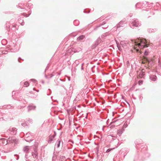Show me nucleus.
<instances>
[{"instance_id":"nucleus-1","label":"nucleus","mask_w":161,"mask_h":161,"mask_svg":"<svg viewBox=\"0 0 161 161\" xmlns=\"http://www.w3.org/2000/svg\"><path fill=\"white\" fill-rule=\"evenodd\" d=\"M132 41L134 42L135 46H138L140 48H143L148 46L147 44V42L144 39H142L139 38L136 40H134L133 41L132 40Z\"/></svg>"},{"instance_id":"nucleus-2","label":"nucleus","mask_w":161,"mask_h":161,"mask_svg":"<svg viewBox=\"0 0 161 161\" xmlns=\"http://www.w3.org/2000/svg\"><path fill=\"white\" fill-rule=\"evenodd\" d=\"M108 25L107 24H105V23L103 22L102 24H100L99 25L96 26L94 28V30L105 29L108 28Z\"/></svg>"},{"instance_id":"nucleus-3","label":"nucleus","mask_w":161,"mask_h":161,"mask_svg":"<svg viewBox=\"0 0 161 161\" xmlns=\"http://www.w3.org/2000/svg\"><path fill=\"white\" fill-rule=\"evenodd\" d=\"M17 129L14 127H10L7 130L6 134H8L9 133L11 135H16L17 133Z\"/></svg>"},{"instance_id":"nucleus-4","label":"nucleus","mask_w":161,"mask_h":161,"mask_svg":"<svg viewBox=\"0 0 161 161\" xmlns=\"http://www.w3.org/2000/svg\"><path fill=\"white\" fill-rule=\"evenodd\" d=\"M131 24L132 26H135L136 27H138L139 26H140L141 25L138 19H132L131 22Z\"/></svg>"},{"instance_id":"nucleus-5","label":"nucleus","mask_w":161,"mask_h":161,"mask_svg":"<svg viewBox=\"0 0 161 161\" xmlns=\"http://www.w3.org/2000/svg\"><path fill=\"white\" fill-rule=\"evenodd\" d=\"M31 134V132H29L26 134L25 140L27 142H29L33 140V139L32 138Z\"/></svg>"},{"instance_id":"nucleus-6","label":"nucleus","mask_w":161,"mask_h":161,"mask_svg":"<svg viewBox=\"0 0 161 161\" xmlns=\"http://www.w3.org/2000/svg\"><path fill=\"white\" fill-rule=\"evenodd\" d=\"M125 23H126L125 21H121L119 24L117 25L116 26L114 27V30L115 29L117 30L119 28L123 27Z\"/></svg>"},{"instance_id":"nucleus-7","label":"nucleus","mask_w":161,"mask_h":161,"mask_svg":"<svg viewBox=\"0 0 161 161\" xmlns=\"http://www.w3.org/2000/svg\"><path fill=\"white\" fill-rule=\"evenodd\" d=\"M30 147H29L28 146H26L25 147L23 148V151L25 153H26L25 155V157L26 158H27V154L30 152L31 149Z\"/></svg>"},{"instance_id":"nucleus-8","label":"nucleus","mask_w":161,"mask_h":161,"mask_svg":"<svg viewBox=\"0 0 161 161\" xmlns=\"http://www.w3.org/2000/svg\"><path fill=\"white\" fill-rule=\"evenodd\" d=\"M102 41L100 37H99L97 40L95 41L94 44L93 45L92 47V49L95 48Z\"/></svg>"},{"instance_id":"nucleus-9","label":"nucleus","mask_w":161,"mask_h":161,"mask_svg":"<svg viewBox=\"0 0 161 161\" xmlns=\"http://www.w3.org/2000/svg\"><path fill=\"white\" fill-rule=\"evenodd\" d=\"M8 144L7 141L6 139L2 138L0 139V145L4 146Z\"/></svg>"},{"instance_id":"nucleus-10","label":"nucleus","mask_w":161,"mask_h":161,"mask_svg":"<svg viewBox=\"0 0 161 161\" xmlns=\"http://www.w3.org/2000/svg\"><path fill=\"white\" fill-rule=\"evenodd\" d=\"M7 141L8 144V143H16V140L14 137H12L10 138V137L8 139V140H7Z\"/></svg>"},{"instance_id":"nucleus-11","label":"nucleus","mask_w":161,"mask_h":161,"mask_svg":"<svg viewBox=\"0 0 161 161\" xmlns=\"http://www.w3.org/2000/svg\"><path fill=\"white\" fill-rule=\"evenodd\" d=\"M54 134L53 135H50L49 136V142L51 143L52 141H53L54 140V138L55 136L56 135V134L55 132L54 131Z\"/></svg>"},{"instance_id":"nucleus-12","label":"nucleus","mask_w":161,"mask_h":161,"mask_svg":"<svg viewBox=\"0 0 161 161\" xmlns=\"http://www.w3.org/2000/svg\"><path fill=\"white\" fill-rule=\"evenodd\" d=\"M36 107L33 105H30L27 107L28 111L34 110L35 109Z\"/></svg>"},{"instance_id":"nucleus-13","label":"nucleus","mask_w":161,"mask_h":161,"mask_svg":"<svg viewBox=\"0 0 161 161\" xmlns=\"http://www.w3.org/2000/svg\"><path fill=\"white\" fill-rule=\"evenodd\" d=\"M149 77L150 79L154 81L156 80L157 79L156 76L154 75H151Z\"/></svg>"},{"instance_id":"nucleus-14","label":"nucleus","mask_w":161,"mask_h":161,"mask_svg":"<svg viewBox=\"0 0 161 161\" xmlns=\"http://www.w3.org/2000/svg\"><path fill=\"white\" fill-rule=\"evenodd\" d=\"M61 142V140L58 139L57 142L55 144V147H57V148H58L60 145V143Z\"/></svg>"},{"instance_id":"nucleus-15","label":"nucleus","mask_w":161,"mask_h":161,"mask_svg":"<svg viewBox=\"0 0 161 161\" xmlns=\"http://www.w3.org/2000/svg\"><path fill=\"white\" fill-rule=\"evenodd\" d=\"M32 155L33 157L35 158H37L38 157L37 153L36 150L35 151V153H32Z\"/></svg>"},{"instance_id":"nucleus-16","label":"nucleus","mask_w":161,"mask_h":161,"mask_svg":"<svg viewBox=\"0 0 161 161\" xmlns=\"http://www.w3.org/2000/svg\"><path fill=\"white\" fill-rule=\"evenodd\" d=\"M124 130V129L123 128L121 129L120 130L118 131V134L119 136H120L123 133Z\"/></svg>"},{"instance_id":"nucleus-17","label":"nucleus","mask_w":161,"mask_h":161,"mask_svg":"<svg viewBox=\"0 0 161 161\" xmlns=\"http://www.w3.org/2000/svg\"><path fill=\"white\" fill-rule=\"evenodd\" d=\"M18 21L19 23L21 25H23L24 24V20L21 19L20 18L18 19Z\"/></svg>"},{"instance_id":"nucleus-18","label":"nucleus","mask_w":161,"mask_h":161,"mask_svg":"<svg viewBox=\"0 0 161 161\" xmlns=\"http://www.w3.org/2000/svg\"><path fill=\"white\" fill-rule=\"evenodd\" d=\"M74 24L75 26H77L79 24V21L78 20H75L74 21Z\"/></svg>"},{"instance_id":"nucleus-19","label":"nucleus","mask_w":161,"mask_h":161,"mask_svg":"<svg viewBox=\"0 0 161 161\" xmlns=\"http://www.w3.org/2000/svg\"><path fill=\"white\" fill-rule=\"evenodd\" d=\"M4 108L8 109L11 108H13L14 107L11 106V105H7L3 107Z\"/></svg>"},{"instance_id":"nucleus-20","label":"nucleus","mask_w":161,"mask_h":161,"mask_svg":"<svg viewBox=\"0 0 161 161\" xmlns=\"http://www.w3.org/2000/svg\"><path fill=\"white\" fill-rule=\"evenodd\" d=\"M85 38V36L84 35H81L79 37L77 38V39L78 40L81 41L83 40L84 38Z\"/></svg>"},{"instance_id":"nucleus-21","label":"nucleus","mask_w":161,"mask_h":161,"mask_svg":"<svg viewBox=\"0 0 161 161\" xmlns=\"http://www.w3.org/2000/svg\"><path fill=\"white\" fill-rule=\"evenodd\" d=\"M145 75L144 72L142 71L141 72L139 75V76L140 78H142Z\"/></svg>"},{"instance_id":"nucleus-22","label":"nucleus","mask_w":161,"mask_h":161,"mask_svg":"<svg viewBox=\"0 0 161 161\" xmlns=\"http://www.w3.org/2000/svg\"><path fill=\"white\" fill-rule=\"evenodd\" d=\"M24 85H25V86L27 87L29 86V83L28 82L26 81L24 83Z\"/></svg>"},{"instance_id":"nucleus-23","label":"nucleus","mask_w":161,"mask_h":161,"mask_svg":"<svg viewBox=\"0 0 161 161\" xmlns=\"http://www.w3.org/2000/svg\"><path fill=\"white\" fill-rule=\"evenodd\" d=\"M2 54H6L7 53L8 51L6 50L2 51Z\"/></svg>"},{"instance_id":"nucleus-24","label":"nucleus","mask_w":161,"mask_h":161,"mask_svg":"<svg viewBox=\"0 0 161 161\" xmlns=\"http://www.w3.org/2000/svg\"><path fill=\"white\" fill-rule=\"evenodd\" d=\"M22 4L21 3L19 4L17 6L18 8H20L22 9L23 8H22Z\"/></svg>"},{"instance_id":"nucleus-25","label":"nucleus","mask_w":161,"mask_h":161,"mask_svg":"<svg viewBox=\"0 0 161 161\" xmlns=\"http://www.w3.org/2000/svg\"><path fill=\"white\" fill-rule=\"evenodd\" d=\"M143 83V81L142 80H140L138 81V84L140 85L142 84Z\"/></svg>"},{"instance_id":"nucleus-26","label":"nucleus","mask_w":161,"mask_h":161,"mask_svg":"<svg viewBox=\"0 0 161 161\" xmlns=\"http://www.w3.org/2000/svg\"><path fill=\"white\" fill-rule=\"evenodd\" d=\"M27 120L30 123H31L32 122V119H31L30 118H28Z\"/></svg>"},{"instance_id":"nucleus-27","label":"nucleus","mask_w":161,"mask_h":161,"mask_svg":"<svg viewBox=\"0 0 161 161\" xmlns=\"http://www.w3.org/2000/svg\"><path fill=\"white\" fill-rule=\"evenodd\" d=\"M22 125L23 126H27L28 125L25 123H22Z\"/></svg>"},{"instance_id":"nucleus-28","label":"nucleus","mask_w":161,"mask_h":161,"mask_svg":"<svg viewBox=\"0 0 161 161\" xmlns=\"http://www.w3.org/2000/svg\"><path fill=\"white\" fill-rule=\"evenodd\" d=\"M112 150L111 149H107L106 151V153H108L110 152Z\"/></svg>"},{"instance_id":"nucleus-29","label":"nucleus","mask_w":161,"mask_h":161,"mask_svg":"<svg viewBox=\"0 0 161 161\" xmlns=\"http://www.w3.org/2000/svg\"><path fill=\"white\" fill-rule=\"evenodd\" d=\"M8 136H7L6 134H5L3 136H2V137H8Z\"/></svg>"},{"instance_id":"nucleus-30","label":"nucleus","mask_w":161,"mask_h":161,"mask_svg":"<svg viewBox=\"0 0 161 161\" xmlns=\"http://www.w3.org/2000/svg\"><path fill=\"white\" fill-rule=\"evenodd\" d=\"M127 124H125L124 125H123V128H125L126 127H127Z\"/></svg>"},{"instance_id":"nucleus-31","label":"nucleus","mask_w":161,"mask_h":161,"mask_svg":"<svg viewBox=\"0 0 161 161\" xmlns=\"http://www.w3.org/2000/svg\"><path fill=\"white\" fill-rule=\"evenodd\" d=\"M14 27H12L11 29V30H12V31L15 30L14 29Z\"/></svg>"},{"instance_id":"nucleus-32","label":"nucleus","mask_w":161,"mask_h":161,"mask_svg":"<svg viewBox=\"0 0 161 161\" xmlns=\"http://www.w3.org/2000/svg\"><path fill=\"white\" fill-rule=\"evenodd\" d=\"M9 26V23H8V24H7L6 27H8Z\"/></svg>"},{"instance_id":"nucleus-33","label":"nucleus","mask_w":161,"mask_h":161,"mask_svg":"<svg viewBox=\"0 0 161 161\" xmlns=\"http://www.w3.org/2000/svg\"><path fill=\"white\" fill-rule=\"evenodd\" d=\"M84 12L85 13H89V12H86L85 11V10H84Z\"/></svg>"},{"instance_id":"nucleus-34","label":"nucleus","mask_w":161,"mask_h":161,"mask_svg":"<svg viewBox=\"0 0 161 161\" xmlns=\"http://www.w3.org/2000/svg\"><path fill=\"white\" fill-rule=\"evenodd\" d=\"M4 41H6V40H3L2 41V42H4Z\"/></svg>"},{"instance_id":"nucleus-35","label":"nucleus","mask_w":161,"mask_h":161,"mask_svg":"<svg viewBox=\"0 0 161 161\" xmlns=\"http://www.w3.org/2000/svg\"><path fill=\"white\" fill-rule=\"evenodd\" d=\"M19 59H21V58H19V59H18V61H19V62H19Z\"/></svg>"},{"instance_id":"nucleus-36","label":"nucleus","mask_w":161,"mask_h":161,"mask_svg":"<svg viewBox=\"0 0 161 161\" xmlns=\"http://www.w3.org/2000/svg\"><path fill=\"white\" fill-rule=\"evenodd\" d=\"M139 4H138V3H137L136 4V6H137V5H139Z\"/></svg>"},{"instance_id":"nucleus-37","label":"nucleus","mask_w":161,"mask_h":161,"mask_svg":"<svg viewBox=\"0 0 161 161\" xmlns=\"http://www.w3.org/2000/svg\"><path fill=\"white\" fill-rule=\"evenodd\" d=\"M145 55H147V53H146V52L145 53Z\"/></svg>"},{"instance_id":"nucleus-38","label":"nucleus","mask_w":161,"mask_h":161,"mask_svg":"<svg viewBox=\"0 0 161 161\" xmlns=\"http://www.w3.org/2000/svg\"><path fill=\"white\" fill-rule=\"evenodd\" d=\"M42 83H43H43H44V81H42Z\"/></svg>"},{"instance_id":"nucleus-39","label":"nucleus","mask_w":161,"mask_h":161,"mask_svg":"<svg viewBox=\"0 0 161 161\" xmlns=\"http://www.w3.org/2000/svg\"><path fill=\"white\" fill-rule=\"evenodd\" d=\"M31 80H34V81H36V80L34 79H32Z\"/></svg>"},{"instance_id":"nucleus-40","label":"nucleus","mask_w":161,"mask_h":161,"mask_svg":"<svg viewBox=\"0 0 161 161\" xmlns=\"http://www.w3.org/2000/svg\"><path fill=\"white\" fill-rule=\"evenodd\" d=\"M19 157H18V158H17V159H17V160H18V159H19Z\"/></svg>"},{"instance_id":"nucleus-41","label":"nucleus","mask_w":161,"mask_h":161,"mask_svg":"<svg viewBox=\"0 0 161 161\" xmlns=\"http://www.w3.org/2000/svg\"><path fill=\"white\" fill-rule=\"evenodd\" d=\"M19 157H18V158H17V159H17V160H18V159H19Z\"/></svg>"},{"instance_id":"nucleus-42","label":"nucleus","mask_w":161,"mask_h":161,"mask_svg":"<svg viewBox=\"0 0 161 161\" xmlns=\"http://www.w3.org/2000/svg\"><path fill=\"white\" fill-rule=\"evenodd\" d=\"M36 91L37 92H39V90H36Z\"/></svg>"},{"instance_id":"nucleus-43","label":"nucleus","mask_w":161,"mask_h":161,"mask_svg":"<svg viewBox=\"0 0 161 161\" xmlns=\"http://www.w3.org/2000/svg\"><path fill=\"white\" fill-rule=\"evenodd\" d=\"M28 16H26L25 15V17H28Z\"/></svg>"},{"instance_id":"nucleus-44","label":"nucleus","mask_w":161,"mask_h":161,"mask_svg":"<svg viewBox=\"0 0 161 161\" xmlns=\"http://www.w3.org/2000/svg\"><path fill=\"white\" fill-rule=\"evenodd\" d=\"M10 49H12V47H11V48H10Z\"/></svg>"},{"instance_id":"nucleus-45","label":"nucleus","mask_w":161,"mask_h":161,"mask_svg":"<svg viewBox=\"0 0 161 161\" xmlns=\"http://www.w3.org/2000/svg\"><path fill=\"white\" fill-rule=\"evenodd\" d=\"M16 29L17 30H18V29H17L16 28Z\"/></svg>"},{"instance_id":"nucleus-46","label":"nucleus","mask_w":161,"mask_h":161,"mask_svg":"<svg viewBox=\"0 0 161 161\" xmlns=\"http://www.w3.org/2000/svg\"><path fill=\"white\" fill-rule=\"evenodd\" d=\"M122 29V28H120V29H119H119Z\"/></svg>"},{"instance_id":"nucleus-47","label":"nucleus","mask_w":161,"mask_h":161,"mask_svg":"<svg viewBox=\"0 0 161 161\" xmlns=\"http://www.w3.org/2000/svg\"><path fill=\"white\" fill-rule=\"evenodd\" d=\"M7 29L8 30V28H7Z\"/></svg>"}]
</instances>
